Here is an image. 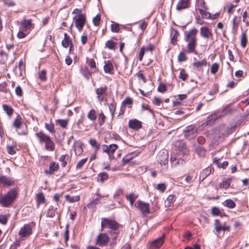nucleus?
I'll return each mask as SVG.
<instances>
[{"label":"nucleus","mask_w":249,"mask_h":249,"mask_svg":"<svg viewBox=\"0 0 249 249\" xmlns=\"http://www.w3.org/2000/svg\"><path fill=\"white\" fill-rule=\"evenodd\" d=\"M101 220L102 230L105 228H109L111 230L116 231L118 229V224L114 220L105 218H102Z\"/></svg>","instance_id":"3"},{"label":"nucleus","mask_w":249,"mask_h":249,"mask_svg":"<svg viewBox=\"0 0 249 249\" xmlns=\"http://www.w3.org/2000/svg\"><path fill=\"white\" fill-rule=\"evenodd\" d=\"M105 65L104 66V70L105 72H110L113 70V65L109 61H105Z\"/></svg>","instance_id":"27"},{"label":"nucleus","mask_w":249,"mask_h":249,"mask_svg":"<svg viewBox=\"0 0 249 249\" xmlns=\"http://www.w3.org/2000/svg\"><path fill=\"white\" fill-rule=\"evenodd\" d=\"M69 224H67L66 225L65 231V233L64 234L65 242H67L69 240Z\"/></svg>","instance_id":"61"},{"label":"nucleus","mask_w":249,"mask_h":249,"mask_svg":"<svg viewBox=\"0 0 249 249\" xmlns=\"http://www.w3.org/2000/svg\"><path fill=\"white\" fill-rule=\"evenodd\" d=\"M211 167H207L204 169L200 174V178H202V180L204 179L207 176L211 173Z\"/></svg>","instance_id":"26"},{"label":"nucleus","mask_w":249,"mask_h":249,"mask_svg":"<svg viewBox=\"0 0 249 249\" xmlns=\"http://www.w3.org/2000/svg\"><path fill=\"white\" fill-rule=\"evenodd\" d=\"M237 17L234 16L232 20V30L235 32H237V30L239 25V22L237 21Z\"/></svg>","instance_id":"41"},{"label":"nucleus","mask_w":249,"mask_h":249,"mask_svg":"<svg viewBox=\"0 0 249 249\" xmlns=\"http://www.w3.org/2000/svg\"><path fill=\"white\" fill-rule=\"evenodd\" d=\"M74 150L76 155H80L83 152L82 147L79 144H76L74 146Z\"/></svg>","instance_id":"47"},{"label":"nucleus","mask_w":249,"mask_h":249,"mask_svg":"<svg viewBox=\"0 0 249 249\" xmlns=\"http://www.w3.org/2000/svg\"><path fill=\"white\" fill-rule=\"evenodd\" d=\"M3 109L5 112L9 116L11 115L13 113V108L7 105H3Z\"/></svg>","instance_id":"46"},{"label":"nucleus","mask_w":249,"mask_h":249,"mask_svg":"<svg viewBox=\"0 0 249 249\" xmlns=\"http://www.w3.org/2000/svg\"><path fill=\"white\" fill-rule=\"evenodd\" d=\"M88 158L83 159L80 161H79L76 166V168L77 169H81L83 166L85 164V163L87 161Z\"/></svg>","instance_id":"54"},{"label":"nucleus","mask_w":249,"mask_h":249,"mask_svg":"<svg viewBox=\"0 0 249 249\" xmlns=\"http://www.w3.org/2000/svg\"><path fill=\"white\" fill-rule=\"evenodd\" d=\"M175 145L181 154L188 155L189 154V150L183 141L178 140L176 141L175 142Z\"/></svg>","instance_id":"7"},{"label":"nucleus","mask_w":249,"mask_h":249,"mask_svg":"<svg viewBox=\"0 0 249 249\" xmlns=\"http://www.w3.org/2000/svg\"><path fill=\"white\" fill-rule=\"evenodd\" d=\"M18 189L13 188L10 190L6 194L0 195V204L5 208L10 207L18 197Z\"/></svg>","instance_id":"2"},{"label":"nucleus","mask_w":249,"mask_h":249,"mask_svg":"<svg viewBox=\"0 0 249 249\" xmlns=\"http://www.w3.org/2000/svg\"><path fill=\"white\" fill-rule=\"evenodd\" d=\"M178 58L179 62L185 61L187 59L185 53L183 52H181L179 53Z\"/></svg>","instance_id":"58"},{"label":"nucleus","mask_w":249,"mask_h":249,"mask_svg":"<svg viewBox=\"0 0 249 249\" xmlns=\"http://www.w3.org/2000/svg\"><path fill=\"white\" fill-rule=\"evenodd\" d=\"M108 175L105 172L101 173L98 175V180L100 181L103 182L108 178Z\"/></svg>","instance_id":"49"},{"label":"nucleus","mask_w":249,"mask_h":249,"mask_svg":"<svg viewBox=\"0 0 249 249\" xmlns=\"http://www.w3.org/2000/svg\"><path fill=\"white\" fill-rule=\"evenodd\" d=\"M102 147L103 152L107 153L108 155L113 154L118 148V146L116 144H111L109 145L103 144Z\"/></svg>","instance_id":"13"},{"label":"nucleus","mask_w":249,"mask_h":249,"mask_svg":"<svg viewBox=\"0 0 249 249\" xmlns=\"http://www.w3.org/2000/svg\"><path fill=\"white\" fill-rule=\"evenodd\" d=\"M157 160L161 165H165L168 162V153L167 150H162L160 151L157 155Z\"/></svg>","instance_id":"9"},{"label":"nucleus","mask_w":249,"mask_h":249,"mask_svg":"<svg viewBox=\"0 0 249 249\" xmlns=\"http://www.w3.org/2000/svg\"><path fill=\"white\" fill-rule=\"evenodd\" d=\"M128 126L133 129L138 130L142 127V122L137 119L130 120L128 122Z\"/></svg>","instance_id":"17"},{"label":"nucleus","mask_w":249,"mask_h":249,"mask_svg":"<svg viewBox=\"0 0 249 249\" xmlns=\"http://www.w3.org/2000/svg\"><path fill=\"white\" fill-rule=\"evenodd\" d=\"M89 143L94 148L95 153L100 149V144L95 139H91Z\"/></svg>","instance_id":"36"},{"label":"nucleus","mask_w":249,"mask_h":249,"mask_svg":"<svg viewBox=\"0 0 249 249\" xmlns=\"http://www.w3.org/2000/svg\"><path fill=\"white\" fill-rule=\"evenodd\" d=\"M69 159V156L68 155H63L60 156L59 161L61 162V166L65 167L67 164V161Z\"/></svg>","instance_id":"32"},{"label":"nucleus","mask_w":249,"mask_h":249,"mask_svg":"<svg viewBox=\"0 0 249 249\" xmlns=\"http://www.w3.org/2000/svg\"><path fill=\"white\" fill-rule=\"evenodd\" d=\"M101 16L100 15H97L92 19V22L95 26H98L100 24Z\"/></svg>","instance_id":"51"},{"label":"nucleus","mask_w":249,"mask_h":249,"mask_svg":"<svg viewBox=\"0 0 249 249\" xmlns=\"http://www.w3.org/2000/svg\"><path fill=\"white\" fill-rule=\"evenodd\" d=\"M223 204L224 206H225L230 209H232V208H234L235 206V203L231 199L226 200L224 202Z\"/></svg>","instance_id":"35"},{"label":"nucleus","mask_w":249,"mask_h":249,"mask_svg":"<svg viewBox=\"0 0 249 249\" xmlns=\"http://www.w3.org/2000/svg\"><path fill=\"white\" fill-rule=\"evenodd\" d=\"M198 31L196 28H193L188 32H185V40L187 43V53H194L196 54V48L197 45L196 35Z\"/></svg>","instance_id":"1"},{"label":"nucleus","mask_w":249,"mask_h":249,"mask_svg":"<svg viewBox=\"0 0 249 249\" xmlns=\"http://www.w3.org/2000/svg\"><path fill=\"white\" fill-rule=\"evenodd\" d=\"M176 196L175 195H169L165 200L164 204L167 207H169L175 202Z\"/></svg>","instance_id":"24"},{"label":"nucleus","mask_w":249,"mask_h":249,"mask_svg":"<svg viewBox=\"0 0 249 249\" xmlns=\"http://www.w3.org/2000/svg\"><path fill=\"white\" fill-rule=\"evenodd\" d=\"M32 19H24L21 22L20 28L25 32H29L32 28H34V24L32 23Z\"/></svg>","instance_id":"14"},{"label":"nucleus","mask_w":249,"mask_h":249,"mask_svg":"<svg viewBox=\"0 0 249 249\" xmlns=\"http://www.w3.org/2000/svg\"><path fill=\"white\" fill-rule=\"evenodd\" d=\"M195 150L196 153L200 156H204L205 154V149L200 146L196 147Z\"/></svg>","instance_id":"48"},{"label":"nucleus","mask_w":249,"mask_h":249,"mask_svg":"<svg viewBox=\"0 0 249 249\" xmlns=\"http://www.w3.org/2000/svg\"><path fill=\"white\" fill-rule=\"evenodd\" d=\"M175 145L181 154L188 155L189 154V150L183 141L178 140L176 141L175 142Z\"/></svg>","instance_id":"8"},{"label":"nucleus","mask_w":249,"mask_h":249,"mask_svg":"<svg viewBox=\"0 0 249 249\" xmlns=\"http://www.w3.org/2000/svg\"><path fill=\"white\" fill-rule=\"evenodd\" d=\"M241 45L243 48H245L247 44L248 39L246 32H242L240 38Z\"/></svg>","instance_id":"31"},{"label":"nucleus","mask_w":249,"mask_h":249,"mask_svg":"<svg viewBox=\"0 0 249 249\" xmlns=\"http://www.w3.org/2000/svg\"><path fill=\"white\" fill-rule=\"evenodd\" d=\"M65 197L66 200L70 203H73L78 201L80 199V196H71L69 195H67Z\"/></svg>","instance_id":"30"},{"label":"nucleus","mask_w":249,"mask_h":249,"mask_svg":"<svg viewBox=\"0 0 249 249\" xmlns=\"http://www.w3.org/2000/svg\"><path fill=\"white\" fill-rule=\"evenodd\" d=\"M184 136L186 138L188 139H192L194 138L196 136V132L192 133L190 132V133H185Z\"/></svg>","instance_id":"63"},{"label":"nucleus","mask_w":249,"mask_h":249,"mask_svg":"<svg viewBox=\"0 0 249 249\" xmlns=\"http://www.w3.org/2000/svg\"><path fill=\"white\" fill-rule=\"evenodd\" d=\"M46 215L50 217H53L55 215V209L53 206H50L48 208Z\"/></svg>","instance_id":"44"},{"label":"nucleus","mask_w":249,"mask_h":249,"mask_svg":"<svg viewBox=\"0 0 249 249\" xmlns=\"http://www.w3.org/2000/svg\"><path fill=\"white\" fill-rule=\"evenodd\" d=\"M45 148L50 151H53L54 150V143L51 139L45 144Z\"/></svg>","instance_id":"33"},{"label":"nucleus","mask_w":249,"mask_h":249,"mask_svg":"<svg viewBox=\"0 0 249 249\" xmlns=\"http://www.w3.org/2000/svg\"><path fill=\"white\" fill-rule=\"evenodd\" d=\"M178 35H179L178 32L177 30H174L172 32L171 41L173 45L176 44Z\"/></svg>","instance_id":"42"},{"label":"nucleus","mask_w":249,"mask_h":249,"mask_svg":"<svg viewBox=\"0 0 249 249\" xmlns=\"http://www.w3.org/2000/svg\"><path fill=\"white\" fill-rule=\"evenodd\" d=\"M185 131V133H190L191 132L192 133L196 132V129L195 128L194 126L191 125L186 127Z\"/></svg>","instance_id":"57"},{"label":"nucleus","mask_w":249,"mask_h":249,"mask_svg":"<svg viewBox=\"0 0 249 249\" xmlns=\"http://www.w3.org/2000/svg\"><path fill=\"white\" fill-rule=\"evenodd\" d=\"M193 65L196 68H200L203 66H206L207 65V61L205 59H203L201 61L195 62Z\"/></svg>","instance_id":"40"},{"label":"nucleus","mask_w":249,"mask_h":249,"mask_svg":"<svg viewBox=\"0 0 249 249\" xmlns=\"http://www.w3.org/2000/svg\"><path fill=\"white\" fill-rule=\"evenodd\" d=\"M68 119H58L56 121V123L63 128H66L67 127L68 124Z\"/></svg>","instance_id":"38"},{"label":"nucleus","mask_w":249,"mask_h":249,"mask_svg":"<svg viewBox=\"0 0 249 249\" xmlns=\"http://www.w3.org/2000/svg\"><path fill=\"white\" fill-rule=\"evenodd\" d=\"M32 234V227L31 225L27 224L22 227L18 232V235L23 240L24 238H27Z\"/></svg>","instance_id":"5"},{"label":"nucleus","mask_w":249,"mask_h":249,"mask_svg":"<svg viewBox=\"0 0 249 249\" xmlns=\"http://www.w3.org/2000/svg\"><path fill=\"white\" fill-rule=\"evenodd\" d=\"M36 135L38 138L40 143H45L46 144L51 139L49 136L42 133H36Z\"/></svg>","instance_id":"19"},{"label":"nucleus","mask_w":249,"mask_h":249,"mask_svg":"<svg viewBox=\"0 0 249 249\" xmlns=\"http://www.w3.org/2000/svg\"><path fill=\"white\" fill-rule=\"evenodd\" d=\"M29 33V32H25L22 29L20 28L17 34V36L19 38H23L25 37Z\"/></svg>","instance_id":"53"},{"label":"nucleus","mask_w":249,"mask_h":249,"mask_svg":"<svg viewBox=\"0 0 249 249\" xmlns=\"http://www.w3.org/2000/svg\"><path fill=\"white\" fill-rule=\"evenodd\" d=\"M190 4V0H180L177 5L176 9L178 10H181L188 8Z\"/></svg>","instance_id":"18"},{"label":"nucleus","mask_w":249,"mask_h":249,"mask_svg":"<svg viewBox=\"0 0 249 249\" xmlns=\"http://www.w3.org/2000/svg\"><path fill=\"white\" fill-rule=\"evenodd\" d=\"M59 169V165L54 161H52L50 163L49 170H46L45 173L47 174H51L53 172L56 171Z\"/></svg>","instance_id":"21"},{"label":"nucleus","mask_w":249,"mask_h":249,"mask_svg":"<svg viewBox=\"0 0 249 249\" xmlns=\"http://www.w3.org/2000/svg\"><path fill=\"white\" fill-rule=\"evenodd\" d=\"M219 64L217 63H213L211 67V72L212 74L216 73L219 69Z\"/></svg>","instance_id":"50"},{"label":"nucleus","mask_w":249,"mask_h":249,"mask_svg":"<svg viewBox=\"0 0 249 249\" xmlns=\"http://www.w3.org/2000/svg\"><path fill=\"white\" fill-rule=\"evenodd\" d=\"M46 71L45 70H42L39 72L38 77L41 80L45 81L46 79Z\"/></svg>","instance_id":"62"},{"label":"nucleus","mask_w":249,"mask_h":249,"mask_svg":"<svg viewBox=\"0 0 249 249\" xmlns=\"http://www.w3.org/2000/svg\"><path fill=\"white\" fill-rule=\"evenodd\" d=\"M106 47L110 50H114L115 43L112 40H108L106 43Z\"/></svg>","instance_id":"52"},{"label":"nucleus","mask_w":249,"mask_h":249,"mask_svg":"<svg viewBox=\"0 0 249 249\" xmlns=\"http://www.w3.org/2000/svg\"><path fill=\"white\" fill-rule=\"evenodd\" d=\"M25 124L22 121L21 118H17L13 123V126L16 129L19 135H25L27 134V131L20 132L19 129L23 127Z\"/></svg>","instance_id":"10"},{"label":"nucleus","mask_w":249,"mask_h":249,"mask_svg":"<svg viewBox=\"0 0 249 249\" xmlns=\"http://www.w3.org/2000/svg\"><path fill=\"white\" fill-rule=\"evenodd\" d=\"M178 77L182 80L185 81L188 78V75L184 69H181L180 71Z\"/></svg>","instance_id":"43"},{"label":"nucleus","mask_w":249,"mask_h":249,"mask_svg":"<svg viewBox=\"0 0 249 249\" xmlns=\"http://www.w3.org/2000/svg\"><path fill=\"white\" fill-rule=\"evenodd\" d=\"M116 103H115L114 101L112 102L111 103H110L108 106L109 109L110 113L112 115V116H114V113L115 111V109H116Z\"/></svg>","instance_id":"55"},{"label":"nucleus","mask_w":249,"mask_h":249,"mask_svg":"<svg viewBox=\"0 0 249 249\" xmlns=\"http://www.w3.org/2000/svg\"><path fill=\"white\" fill-rule=\"evenodd\" d=\"M0 183L4 186H12L15 185V181L12 178H7L5 176H0Z\"/></svg>","instance_id":"15"},{"label":"nucleus","mask_w":249,"mask_h":249,"mask_svg":"<svg viewBox=\"0 0 249 249\" xmlns=\"http://www.w3.org/2000/svg\"><path fill=\"white\" fill-rule=\"evenodd\" d=\"M45 128L48 131H49L51 133H54V126L53 124H45Z\"/></svg>","instance_id":"56"},{"label":"nucleus","mask_w":249,"mask_h":249,"mask_svg":"<svg viewBox=\"0 0 249 249\" xmlns=\"http://www.w3.org/2000/svg\"><path fill=\"white\" fill-rule=\"evenodd\" d=\"M6 150L8 154L14 155L16 153L17 150V146L7 145L6 146Z\"/></svg>","instance_id":"37"},{"label":"nucleus","mask_w":249,"mask_h":249,"mask_svg":"<svg viewBox=\"0 0 249 249\" xmlns=\"http://www.w3.org/2000/svg\"><path fill=\"white\" fill-rule=\"evenodd\" d=\"M214 229L215 230L216 234L218 235L221 231H223V225L220 224L218 220H215L214 224Z\"/></svg>","instance_id":"25"},{"label":"nucleus","mask_w":249,"mask_h":249,"mask_svg":"<svg viewBox=\"0 0 249 249\" xmlns=\"http://www.w3.org/2000/svg\"><path fill=\"white\" fill-rule=\"evenodd\" d=\"M170 162L172 166L176 167L178 165H183L185 163L184 160L180 158H177L174 155H171Z\"/></svg>","instance_id":"16"},{"label":"nucleus","mask_w":249,"mask_h":249,"mask_svg":"<svg viewBox=\"0 0 249 249\" xmlns=\"http://www.w3.org/2000/svg\"><path fill=\"white\" fill-rule=\"evenodd\" d=\"M107 91V87H101L96 89L97 94V99L99 102H102L104 99V95L106 94Z\"/></svg>","instance_id":"12"},{"label":"nucleus","mask_w":249,"mask_h":249,"mask_svg":"<svg viewBox=\"0 0 249 249\" xmlns=\"http://www.w3.org/2000/svg\"><path fill=\"white\" fill-rule=\"evenodd\" d=\"M74 23L76 28L81 31L86 22V18L85 15H80L79 16H75L73 18Z\"/></svg>","instance_id":"6"},{"label":"nucleus","mask_w":249,"mask_h":249,"mask_svg":"<svg viewBox=\"0 0 249 249\" xmlns=\"http://www.w3.org/2000/svg\"><path fill=\"white\" fill-rule=\"evenodd\" d=\"M36 197L38 206L40 204L44 203L45 201V198L42 193H39L36 194Z\"/></svg>","instance_id":"28"},{"label":"nucleus","mask_w":249,"mask_h":249,"mask_svg":"<svg viewBox=\"0 0 249 249\" xmlns=\"http://www.w3.org/2000/svg\"><path fill=\"white\" fill-rule=\"evenodd\" d=\"M71 42L70 36L67 35V33L64 34V38L62 41V45L64 48H68L70 45Z\"/></svg>","instance_id":"29"},{"label":"nucleus","mask_w":249,"mask_h":249,"mask_svg":"<svg viewBox=\"0 0 249 249\" xmlns=\"http://www.w3.org/2000/svg\"><path fill=\"white\" fill-rule=\"evenodd\" d=\"M166 90V86L163 84L160 83L158 88V91L160 92L163 93V92H165Z\"/></svg>","instance_id":"60"},{"label":"nucleus","mask_w":249,"mask_h":249,"mask_svg":"<svg viewBox=\"0 0 249 249\" xmlns=\"http://www.w3.org/2000/svg\"><path fill=\"white\" fill-rule=\"evenodd\" d=\"M155 188L160 192L163 193L165 191V190L166 188V185L165 183H160L156 185Z\"/></svg>","instance_id":"45"},{"label":"nucleus","mask_w":249,"mask_h":249,"mask_svg":"<svg viewBox=\"0 0 249 249\" xmlns=\"http://www.w3.org/2000/svg\"><path fill=\"white\" fill-rule=\"evenodd\" d=\"M137 204V207L140 210L142 213L145 216H146L150 213L149 207L148 204L143 202L142 201L138 200L135 205Z\"/></svg>","instance_id":"11"},{"label":"nucleus","mask_w":249,"mask_h":249,"mask_svg":"<svg viewBox=\"0 0 249 249\" xmlns=\"http://www.w3.org/2000/svg\"><path fill=\"white\" fill-rule=\"evenodd\" d=\"M109 241V237L106 233H100L96 238V244L101 247L107 246Z\"/></svg>","instance_id":"4"},{"label":"nucleus","mask_w":249,"mask_h":249,"mask_svg":"<svg viewBox=\"0 0 249 249\" xmlns=\"http://www.w3.org/2000/svg\"><path fill=\"white\" fill-rule=\"evenodd\" d=\"M164 240V236L162 235L161 237L158 238V239L155 240L151 243V245L153 247H155L156 248H159L161 247V246L163 244Z\"/></svg>","instance_id":"22"},{"label":"nucleus","mask_w":249,"mask_h":249,"mask_svg":"<svg viewBox=\"0 0 249 249\" xmlns=\"http://www.w3.org/2000/svg\"><path fill=\"white\" fill-rule=\"evenodd\" d=\"M111 29L113 32H118L120 30L119 24L117 23L112 24L111 26Z\"/></svg>","instance_id":"64"},{"label":"nucleus","mask_w":249,"mask_h":249,"mask_svg":"<svg viewBox=\"0 0 249 249\" xmlns=\"http://www.w3.org/2000/svg\"><path fill=\"white\" fill-rule=\"evenodd\" d=\"M200 35L205 38H209L212 36L211 31L206 27H202L200 28Z\"/></svg>","instance_id":"20"},{"label":"nucleus","mask_w":249,"mask_h":249,"mask_svg":"<svg viewBox=\"0 0 249 249\" xmlns=\"http://www.w3.org/2000/svg\"><path fill=\"white\" fill-rule=\"evenodd\" d=\"M248 8L249 9V13L247 11H246L243 14V21L246 23L247 26H249V22L246 19V18L248 17H249V7H248Z\"/></svg>","instance_id":"59"},{"label":"nucleus","mask_w":249,"mask_h":249,"mask_svg":"<svg viewBox=\"0 0 249 249\" xmlns=\"http://www.w3.org/2000/svg\"><path fill=\"white\" fill-rule=\"evenodd\" d=\"M125 197L129 201L131 206H133L134 202L138 197V195L134 193H131L129 195H126Z\"/></svg>","instance_id":"23"},{"label":"nucleus","mask_w":249,"mask_h":249,"mask_svg":"<svg viewBox=\"0 0 249 249\" xmlns=\"http://www.w3.org/2000/svg\"><path fill=\"white\" fill-rule=\"evenodd\" d=\"M88 118L91 121H94L97 118L96 113L94 109H91L88 114Z\"/></svg>","instance_id":"34"},{"label":"nucleus","mask_w":249,"mask_h":249,"mask_svg":"<svg viewBox=\"0 0 249 249\" xmlns=\"http://www.w3.org/2000/svg\"><path fill=\"white\" fill-rule=\"evenodd\" d=\"M231 184V178H227L224 180L220 184V187L221 188L227 189H228Z\"/></svg>","instance_id":"39"}]
</instances>
